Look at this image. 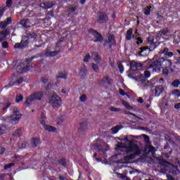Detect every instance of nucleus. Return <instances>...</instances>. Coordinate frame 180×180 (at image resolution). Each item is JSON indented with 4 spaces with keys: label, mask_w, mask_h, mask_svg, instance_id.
I'll use <instances>...</instances> for the list:
<instances>
[{
    "label": "nucleus",
    "mask_w": 180,
    "mask_h": 180,
    "mask_svg": "<svg viewBox=\"0 0 180 180\" xmlns=\"http://www.w3.org/2000/svg\"><path fill=\"white\" fill-rule=\"evenodd\" d=\"M86 130H88V124L86 122H82L78 129V132L84 134Z\"/></svg>",
    "instance_id": "nucleus-12"
},
{
    "label": "nucleus",
    "mask_w": 180,
    "mask_h": 180,
    "mask_svg": "<svg viewBox=\"0 0 180 180\" xmlns=\"http://www.w3.org/2000/svg\"><path fill=\"white\" fill-rule=\"evenodd\" d=\"M58 164L59 165H63V167L67 166V161L64 158H61L60 160H58Z\"/></svg>",
    "instance_id": "nucleus-38"
},
{
    "label": "nucleus",
    "mask_w": 180,
    "mask_h": 180,
    "mask_svg": "<svg viewBox=\"0 0 180 180\" xmlns=\"http://www.w3.org/2000/svg\"><path fill=\"white\" fill-rule=\"evenodd\" d=\"M174 108L176 109H180V103L175 104Z\"/></svg>",
    "instance_id": "nucleus-64"
},
{
    "label": "nucleus",
    "mask_w": 180,
    "mask_h": 180,
    "mask_svg": "<svg viewBox=\"0 0 180 180\" xmlns=\"http://www.w3.org/2000/svg\"><path fill=\"white\" fill-rule=\"evenodd\" d=\"M13 136H14V137H20V136H22V128L15 130L13 134Z\"/></svg>",
    "instance_id": "nucleus-30"
},
{
    "label": "nucleus",
    "mask_w": 180,
    "mask_h": 180,
    "mask_svg": "<svg viewBox=\"0 0 180 180\" xmlns=\"http://www.w3.org/2000/svg\"><path fill=\"white\" fill-rule=\"evenodd\" d=\"M94 148L97 151H101V153H105V151H106V149L103 145L96 142L94 143Z\"/></svg>",
    "instance_id": "nucleus-15"
},
{
    "label": "nucleus",
    "mask_w": 180,
    "mask_h": 180,
    "mask_svg": "<svg viewBox=\"0 0 180 180\" xmlns=\"http://www.w3.org/2000/svg\"><path fill=\"white\" fill-rule=\"evenodd\" d=\"M105 43H110V44L109 45V47L110 49V47H112V45L113 46V44H115L116 43V41H115V36L114 35H110L108 37V40L106 41Z\"/></svg>",
    "instance_id": "nucleus-24"
},
{
    "label": "nucleus",
    "mask_w": 180,
    "mask_h": 180,
    "mask_svg": "<svg viewBox=\"0 0 180 180\" xmlns=\"http://www.w3.org/2000/svg\"><path fill=\"white\" fill-rule=\"evenodd\" d=\"M150 50V47L148 46H144V47H141L140 48L141 50V53H143V51H146V50Z\"/></svg>",
    "instance_id": "nucleus-59"
},
{
    "label": "nucleus",
    "mask_w": 180,
    "mask_h": 180,
    "mask_svg": "<svg viewBox=\"0 0 180 180\" xmlns=\"http://www.w3.org/2000/svg\"><path fill=\"white\" fill-rule=\"evenodd\" d=\"M160 61H162V65H164L165 68H169V70H170V72H174V69H172V62L171 60L160 58Z\"/></svg>",
    "instance_id": "nucleus-11"
},
{
    "label": "nucleus",
    "mask_w": 180,
    "mask_h": 180,
    "mask_svg": "<svg viewBox=\"0 0 180 180\" xmlns=\"http://www.w3.org/2000/svg\"><path fill=\"white\" fill-rule=\"evenodd\" d=\"M79 99L81 102H85L86 101V96L85 94H83L80 96Z\"/></svg>",
    "instance_id": "nucleus-56"
},
{
    "label": "nucleus",
    "mask_w": 180,
    "mask_h": 180,
    "mask_svg": "<svg viewBox=\"0 0 180 180\" xmlns=\"http://www.w3.org/2000/svg\"><path fill=\"white\" fill-rule=\"evenodd\" d=\"M162 92H164V86L162 85L156 86L155 89V96H160Z\"/></svg>",
    "instance_id": "nucleus-18"
},
{
    "label": "nucleus",
    "mask_w": 180,
    "mask_h": 180,
    "mask_svg": "<svg viewBox=\"0 0 180 180\" xmlns=\"http://www.w3.org/2000/svg\"><path fill=\"white\" fill-rule=\"evenodd\" d=\"M129 78H131V79H135L138 82L139 77L133 76L131 74L128 75Z\"/></svg>",
    "instance_id": "nucleus-57"
},
{
    "label": "nucleus",
    "mask_w": 180,
    "mask_h": 180,
    "mask_svg": "<svg viewBox=\"0 0 180 180\" xmlns=\"http://www.w3.org/2000/svg\"><path fill=\"white\" fill-rule=\"evenodd\" d=\"M51 53V51H50V49L47 48L42 52V54L41 53L37 54L32 56V58L27 59L25 61L22 63V64L25 65V67L22 68V72L29 71V70H32V68H33V67L30 65V63H32V61H33L34 58H39V57H41L42 56H45V57H50Z\"/></svg>",
    "instance_id": "nucleus-2"
},
{
    "label": "nucleus",
    "mask_w": 180,
    "mask_h": 180,
    "mask_svg": "<svg viewBox=\"0 0 180 180\" xmlns=\"http://www.w3.org/2000/svg\"><path fill=\"white\" fill-rule=\"evenodd\" d=\"M121 129H123V126L122 125H117L111 128L112 134H116V133H117L119 130H121Z\"/></svg>",
    "instance_id": "nucleus-25"
},
{
    "label": "nucleus",
    "mask_w": 180,
    "mask_h": 180,
    "mask_svg": "<svg viewBox=\"0 0 180 180\" xmlns=\"http://www.w3.org/2000/svg\"><path fill=\"white\" fill-rule=\"evenodd\" d=\"M46 119V116L44 115V113H41V117L39 118V122L42 124L44 129L46 130L47 131H51L52 133H56L57 131V128L49 125L46 124V121L44 120Z\"/></svg>",
    "instance_id": "nucleus-6"
},
{
    "label": "nucleus",
    "mask_w": 180,
    "mask_h": 180,
    "mask_svg": "<svg viewBox=\"0 0 180 180\" xmlns=\"http://www.w3.org/2000/svg\"><path fill=\"white\" fill-rule=\"evenodd\" d=\"M101 82H103V84H108V85H112V79H110L108 77H104Z\"/></svg>",
    "instance_id": "nucleus-29"
},
{
    "label": "nucleus",
    "mask_w": 180,
    "mask_h": 180,
    "mask_svg": "<svg viewBox=\"0 0 180 180\" xmlns=\"http://www.w3.org/2000/svg\"><path fill=\"white\" fill-rule=\"evenodd\" d=\"M12 23V18H8L4 22H0V29H5L8 25H11Z\"/></svg>",
    "instance_id": "nucleus-17"
},
{
    "label": "nucleus",
    "mask_w": 180,
    "mask_h": 180,
    "mask_svg": "<svg viewBox=\"0 0 180 180\" xmlns=\"http://www.w3.org/2000/svg\"><path fill=\"white\" fill-rule=\"evenodd\" d=\"M25 33L27 34L25 37H28V39H36L37 37V34H36V32L26 31Z\"/></svg>",
    "instance_id": "nucleus-22"
},
{
    "label": "nucleus",
    "mask_w": 180,
    "mask_h": 180,
    "mask_svg": "<svg viewBox=\"0 0 180 180\" xmlns=\"http://www.w3.org/2000/svg\"><path fill=\"white\" fill-rule=\"evenodd\" d=\"M106 20H108V15L104 13H100L98 18L97 19L98 23H105Z\"/></svg>",
    "instance_id": "nucleus-14"
},
{
    "label": "nucleus",
    "mask_w": 180,
    "mask_h": 180,
    "mask_svg": "<svg viewBox=\"0 0 180 180\" xmlns=\"http://www.w3.org/2000/svg\"><path fill=\"white\" fill-rule=\"evenodd\" d=\"M169 52V49L168 48H165L162 53H163L166 56L167 53H168Z\"/></svg>",
    "instance_id": "nucleus-63"
},
{
    "label": "nucleus",
    "mask_w": 180,
    "mask_h": 180,
    "mask_svg": "<svg viewBox=\"0 0 180 180\" xmlns=\"http://www.w3.org/2000/svg\"><path fill=\"white\" fill-rule=\"evenodd\" d=\"M150 12H151V6H146L145 8V11H144L145 15H147L148 16Z\"/></svg>",
    "instance_id": "nucleus-40"
},
{
    "label": "nucleus",
    "mask_w": 180,
    "mask_h": 180,
    "mask_svg": "<svg viewBox=\"0 0 180 180\" xmlns=\"http://www.w3.org/2000/svg\"><path fill=\"white\" fill-rule=\"evenodd\" d=\"M13 2L12 1V0H8L6 1V7L7 8H11L13 5Z\"/></svg>",
    "instance_id": "nucleus-53"
},
{
    "label": "nucleus",
    "mask_w": 180,
    "mask_h": 180,
    "mask_svg": "<svg viewBox=\"0 0 180 180\" xmlns=\"http://www.w3.org/2000/svg\"><path fill=\"white\" fill-rule=\"evenodd\" d=\"M29 37L25 36L22 37L20 43H17L14 46V49H25V47L27 46L29 44Z\"/></svg>",
    "instance_id": "nucleus-10"
},
{
    "label": "nucleus",
    "mask_w": 180,
    "mask_h": 180,
    "mask_svg": "<svg viewBox=\"0 0 180 180\" xmlns=\"http://www.w3.org/2000/svg\"><path fill=\"white\" fill-rule=\"evenodd\" d=\"M14 165H15V163H13V162L6 165L4 166V169H9V168H12V167H13Z\"/></svg>",
    "instance_id": "nucleus-48"
},
{
    "label": "nucleus",
    "mask_w": 180,
    "mask_h": 180,
    "mask_svg": "<svg viewBox=\"0 0 180 180\" xmlns=\"http://www.w3.org/2000/svg\"><path fill=\"white\" fill-rule=\"evenodd\" d=\"M77 9H78V6H75L74 7H72L70 6H68V12H70V13H74L77 11Z\"/></svg>",
    "instance_id": "nucleus-36"
},
{
    "label": "nucleus",
    "mask_w": 180,
    "mask_h": 180,
    "mask_svg": "<svg viewBox=\"0 0 180 180\" xmlns=\"http://www.w3.org/2000/svg\"><path fill=\"white\" fill-rule=\"evenodd\" d=\"M130 68H131V71H136V70H137L136 62L134 60H133L130 63Z\"/></svg>",
    "instance_id": "nucleus-37"
},
{
    "label": "nucleus",
    "mask_w": 180,
    "mask_h": 180,
    "mask_svg": "<svg viewBox=\"0 0 180 180\" xmlns=\"http://www.w3.org/2000/svg\"><path fill=\"white\" fill-rule=\"evenodd\" d=\"M110 110H111V112H120L122 110V109L116 108L115 107H110Z\"/></svg>",
    "instance_id": "nucleus-50"
},
{
    "label": "nucleus",
    "mask_w": 180,
    "mask_h": 180,
    "mask_svg": "<svg viewBox=\"0 0 180 180\" xmlns=\"http://www.w3.org/2000/svg\"><path fill=\"white\" fill-rule=\"evenodd\" d=\"M42 96L43 92L41 91H37L31 94L30 96L27 97V100L25 101L26 106H30V105H32L33 102H35V101H41Z\"/></svg>",
    "instance_id": "nucleus-5"
},
{
    "label": "nucleus",
    "mask_w": 180,
    "mask_h": 180,
    "mask_svg": "<svg viewBox=\"0 0 180 180\" xmlns=\"http://www.w3.org/2000/svg\"><path fill=\"white\" fill-rule=\"evenodd\" d=\"M169 71H171V70H169V68H165L162 70L164 77H167L169 73Z\"/></svg>",
    "instance_id": "nucleus-41"
},
{
    "label": "nucleus",
    "mask_w": 180,
    "mask_h": 180,
    "mask_svg": "<svg viewBox=\"0 0 180 180\" xmlns=\"http://www.w3.org/2000/svg\"><path fill=\"white\" fill-rule=\"evenodd\" d=\"M6 130V125H0V134H4Z\"/></svg>",
    "instance_id": "nucleus-39"
},
{
    "label": "nucleus",
    "mask_w": 180,
    "mask_h": 180,
    "mask_svg": "<svg viewBox=\"0 0 180 180\" xmlns=\"http://www.w3.org/2000/svg\"><path fill=\"white\" fill-rule=\"evenodd\" d=\"M58 53H60V51H51L50 57H56Z\"/></svg>",
    "instance_id": "nucleus-49"
},
{
    "label": "nucleus",
    "mask_w": 180,
    "mask_h": 180,
    "mask_svg": "<svg viewBox=\"0 0 180 180\" xmlns=\"http://www.w3.org/2000/svg\"><path fill=\"white\" fill-rule=\"evenodd\" d=\"M138 77H139L138 82H141L145 85H147V84H148V80H147L143 75H139Z\"/></svg>",
    "instance_id": "nucleus-23"
},
{
    "label": "nucleus",
    "mask_w": 180,
    "mask_h": 180,
    "mask_svg": "<svg viewBox=\"0 0 180 180\" xmlns=\"http://www.w3.org/2000/svg\"><path fill=\"white\" fill-rule=\"evenodd\" d=\"M41 82H43V84H49V79L42 78V79H41Z\"/></svg>",
    "instance_id": "nucleus-62"
},
{
    "label": "nucleus",
    "mask_w": 180,
    "mask_h": 180,
    "mask_svg": "<svg viewBox=\"0 0 180 180\" xmlns=\"http://www.w3.org/2000/svg\"><path fill=\"white\" fill-rule=\"evenodd\" d=\"M162 67V61L161 58H158L157 60L153 61L149 66V68H152L153 72H158L160 74L161 72V68Z\"/></svg>",
    "instance_id": "nucleus-7"
},
{
    "label": "nucleus",
    "mask_w": 180,
    "mask_h": 180,
    "mask_svg": "<svg viewBox=\"0 0 180 180\" xmlns=\"http://www.w3.org/2000/svg\"><path fill=\"white\" fill-rule=\"evenodd\" d=\"M133 34V30L132 29H129L127 32V36H126V39L127 40H131V35Z\"/></svg>",
    "instance_id": "nucleus-32"
},
{
    "label": "nucleus",
    "mask_w": 180,
    "mask_h": 180,
    "mask_svg": "<svg viewBox=\"0 0 180 180\" xmlns=\"http://www.w3.org/2000/svg\"><path fill=\"white\" fill-rule=\"evenodd\" d=\"M20 117H22V114H20L18 108H14L13 110V115L10 117L3 118L2 120H10L12 124H18L19 120H20Z\"/></svg>",
    "instance_id": "nucleus-3"
},
{
    "label": "nucleus",
    "mask_w": 180,
    "mask_h": 180,
    "mask_svg": "<svg viewBox=\"0 0 180 180\" xmlns=\"http://www.w3.org/2000/svg\"><path fill=\"white\" fill-rule=\"evenodd\" d=\"M20 25L23 26V27H30V20L22 19L20 21Z\"/></svg>",
    "instance_id": "nucleus-20"
},
{
    "label": "nucleus",
    "mask_w": 180,
    "mask_h": 180,
    "mask_svg": "<svg viewBox=\"0 0 180 180\" xmlns=\"http://www.w3.org/2000/svg\"><path fill=\"white\" fill-rule=\"evenodd\" d=\"M132 154L124 156V159L118 160L117 164H127L131 160H134L136 158V155H140V154H137V151H132Z\"/></svg>",
    "instance_id": "nucleus-9"
},
{
    "label": "nucleus",
    "mask_w": 180,
    "mask_h": 180,
    "mask_svg": "<svg viewBox=\"0 0 180 180\" xmlns=\"http://www.w3.org/2000/svg\"><path fill=\"white\" fill-rule=\"evenodd\" d=\"M89 58H91V56L89 54H86L84 57V62L88 63V61H89Z\"/></svg>",
    "instance_id": "nucleus-55"
},
{
    "label": "nucleus",
    "mask_w": 180,
    "mask_h": 180,
    "mask_svg": "<svg viewBox=\"0 0 180 180\" xmlns=\"http://www.w3.org/2000/svg\"><path fill=\"white\" fill-rule=\"evenodd\" d=\"M20 144H21V148H25L27 146V143L25 141H20Z\"/></svg>",
    "instance_id": "nucleus-54"
},
{
    "label": "nucleus",
    "mask_w": 180,
    "mask_h": 180,
    "mask_svg": "<svg viewBox=\"0 0 180 180\" xmlns=\"http://www.w3.org/2000/svg\"><path fill=\"white\" fill-rule=\"evenodd\" d=\"M124 113L125 115H131V116H134V117H136V119H139V120H143L141 117L137 116L136 114L129 112L127 110H124Z\"/></svg>",
    "instance_id": "nucleus-33"
},
{
    "label": "nucleus",
    "mask_w": 180,
    "mask_h": 180,
    "mask_svg": "<svg viewBox=\"0 0 180 180\" xmlns=\"http://www.w3.org/2000/svg\"><path fill=\"white\" fill-rule=\"evenodd\" d=\"M49 103L52 105L54 109H57V108H60L61 105V98L58 97L57 94H53L50 98Z\"/></svg>",
    "instance_id": "nucleus-8"
},
{
    "label": "nucleus",
    "mask_w": 180,
    "mask_h": 180,
    "mask_svg": "<svg viewBox=\"0 0 180 180\" xmlns=\"http://www.w3.org/2000/svg\"><path fill=\"white\" fill-rule=\"evenodd\" d=\"M92 57L94 58L95 63H96L97 64H99V63H101V58L99 57V55L98 54V53L96 52L93 53Z\"/></svg>",
    "instance_id": "nucleus-28"
},
{
    "label": "nucleus",
    "mask_w": 180,
    "mask_h": 180,
    "mask_svg": "<svg viewBox=\"0 0 180 180\" xmlns=\"http://www.w3.org/2000/svg\"><path fill=\"white\" fill-rule=\"evenodd\" d=\"M6 11V7H1L0 8V18L4 15V12Z\"/></svg>",
    "instance_id": "nucleus-52"
},
{
    "label": "nucleus",
    "mask_w": 180,
    "mask_h": 180,
    "mask_svg": "<svg viewBox=\"0 0 180 180\" xmlns=\"http://www.w3.org/2000/svg\"><path fill=\"white\" fill-rule=\"evenodd\" d=\"M91 68L95 72H98L99 71V68L98 67V65L95 63H91Z\"/></svg>",
    "instance_id": "nucleus-42"
},
{
    "label": "nucleus",
    "mask_w": 180,
    "mask_h": 180,
    "mask_svg": "<svg viewBox=\"0 0 180 180\" xmlns=\"http://www.w3.org/2000/svg\"><path fill=\"white\" fill-rule=\"evenodd\" d=\"M92 34L94 36L96 39V40L94 41L95 43H98V41L102 42L103 41V38L102 37V35L99 32L95 30H92Z\"/></svg>",
    "instance_id": "nucleus-13"
},
{
    "label": "nucleus",
    "mask_w": 180,
    "mask_h": 180,
    "mask_svg": "<svg viewBox=\"0 0 180 180\" xmlns=\"http://www.w3.org/2000/svg\"><path fill=\"white\" fill-rule=\"evenodd\" d=\"M23 82V78L22 77H19L17 80H16V83L17 84H22Z\"/></svg>",
    "instance_id": "nucleus-61"
},
{
    "label": "nucleus",
    "mask_w": 180,
    "mask_h": 180,
    "mask_svg": "<svg viewBox=\"0 0 180 180\" xmlns=\"http://www.w3.org/2000/svg\"><path fill=\"white\" fill-rule=\"evenodd\" d=\"M22 101H23V96H22L21 94L17 95V96L15 98V101L18 103H19V102H22Z\"/></svg>",
    "instance_id": "nucleus-43"
},
{
    "label": "nucleus",
    "mask_w": 180,
    "mask_h": 180,
    "mask_svg": "<svg viewBox=\"0 0 180 180\" xmlns=\"http://www.w3.org/2000/svg\"><path fill=\"white\" fill-rule=\"evenodd\" d=\"M144 75H145V78H150V77H151V73L150 72V71L146 70L144 72Z\"/></svg>",
    "instance_id": "nucleus-51"
},
{
    "label": "nucleus",
    "mask_w": 180,
    "mask_h": 180,
    "mask_svg": "<svg viewBox=\"0 0 180 180\" xmlns=\"http://www.w3.org/2000/svg\"><path fill=\"white\" fill-rule=\"evenodd\" d=\"M8 42H7V41H4V42L2 43V47H3L4 49H8Z\"/></svg>",
    "instance_id": "nucleus-60"
},
{
    "label": "nucleus",
    "mask_w": 180,
    "mask_h": 180,
    "mask_svg": "<svg viewBox=\"0 0 180 180\" xmlns=\"http://www.w3.org/2000/svg\"><path fill=\"white\" fill-rule=\"evenodd\" d=\"M162 31V34H163V36H165L167 33H168V29L167 27L164 28Z\"/></svg>",
    "instance_id": "nucleus-58"
},
{
    "label": "nucleus",
    "mask_w": 180,
    "mask_h": 180,
    "mask_svg": "<svg viewBox=\"0 0 180 180\" xmlns=\"http://www.w3.org/2000/svg\"><path fill=\"white\" fill-rule=\"evenodd\" d=\"M148 44H150L149 46V51H153V50H154V49H155V47H157V45H155V43L149 41H148Z\"/></svg>",
    "instance_id": "nucleus-34"
},
{
    "label": "nucleus",
    "mask_w": 180,
    "mask_h": 180,
    "mask_svg": "<svg viewBox=\"0 0 180 180\" xmlns=\"http://www.w3.org/2000/svg\"><path fill=\"white\" fill-rule=\"evenodd\" d=\"M170 172L174 175H178V174H180V162H178L176 166H172Z\"/></svg>",
    "instance_id": "nucleus-16"
},
{
    "label": "nucleus",
    "mask_w": 180,
    "mask_h": 180,
    "mask_svg": "<svg viewBox=\"0 0 180 180\" xmlns=\"http://www.w3.org/2000/svg\"><path fill=\"white\" fill-rule=\"evenodd\" d=\"M86 72H87L86 66L84 65L83 66H82L80 69L79 75L81 77V78H85V77H86Z\"/></svg>",
    "instance_id": "nucleus-19"
},
{
    "label": "nucleus",
    "mask_w": 180,
    "mask_h": 180,
    "mask_svg": "<svg viewBox=\"0 0 180 180\" xmlns=\"http://www.w3.org/2000/svg\"><path fill=\"white\" fill-rule=\"evenodd\" d=\"M122 105L125 106L127 109H129V110L132 109L131 105L129 104V103L126 101H122Z\"/></svg>",
    "instance_id": "nucleus-45"
},
{
    "label": "nucleus",
    "mask_w": 180,
    "mask_h": 180,
    "mask_svg": "<svg viewBox=\"0 0 180 180\" xmlns=\"http://www.w3.org/2000/svg\"><path fill=\"white\" fill-rule=\"evenodd\" d=\"M8 36V30H4L2 32H0V41H4Z\"/></svg>",
    "instance_id": "nucleus-21"
},
{
    "label": "nucleus",
    "mask_w": 180,
    "mask_h": 180,
    "mask_svg": "<svg viewBox=\"0 0 180 180\" xmlns=\"http://www.w3.org/2000/svg\"><path fill=\"white\" fill-rule=\"evenodd\" d=\"M159 160V165H158V168L155 169V171H158V172H160L161 174H163L165 175L168 171H169V162H167L166 160Z\"/></svg>",
    "instance_id": "nucleus-4"
},
{
    "label": "nucleus",
    "mask_w": 180,
    "mask_h": 180,
    "mask_svg": "<svg viewBox=\"0 0 180 180\" xmlns=\"http://www.w3.org/2000/svg\"><path fill=\"white\" fill-rule=\"evenodd\" d=\"M56 78L58 79V78H63V79H67V75L65 73H60L58 76L56 77Z\"/></svg>",
    "instance_id": "nucleus-46"
},
{
    "label": "nucleus",
    "mask_w": 180,
    "mask_h": 180,
    "mask_svg": "<svg viewBox=\"0 0 180 180\" xmlns=\"http://www.w3.org/2000/svg\"><path fill=\"white\" fill-rule=\"evenodd\" d=\"M180 85V81L179 79H175L172 82V86L174 88H178Z\"/></svg>",
    "instance_id": "nucleus-35"
},
{
    "label": "nucleus",
    "mask_w": 180,
    "mask_h": 180,
    "mask_svg": "<svg viewBox=\"0 0 180 180\" xmlns=\"http://www.w3.org/2000/svg\"><path fill=\"white\" fill-rule=\"evenodd\" d=\"M142 137H143L144 139V141L146 144H150V137H148V136L146 135V134H143Z\"/></svg>",
    "instance_id": "nucleus-44"
},
{
    "label": "nucleus",
    "mask_w": 180,
    "mask_h": 180,
    "mask_svg": "<svg viewBox=\"0 0 180 180\" xmlns=\"http://www.w3.org/2000/svg\"><path fill=\"white\" fill-rule=\"evenodd\" d=\"M167 141L172 146V147H176V143H175V141H174V140L171 139H168Z\"/></svg>",
    "instance_id": "nucleus-47"
},
{
    "label": "nucleus",
    "mask_w": 180,
    "mask_h": 180,
    "mask_svg": "<svg viewBox=\"0 0 180 180\" xmlns=\"http://www.w3.org/2000/svg\"><path fill=\"white\" fill-rule=\"evenodd\" d=\"M42 5L45 6H43V9H50V8H53V6H54V4H53L52 1L45 2Z\"/></svg>",
    "instance_id": "nucleus-27"
},
{
    "label": "nucleus",
    "mask_w": 180,
    "mask_h": 180,
    "mask_svg": "<svg viewBox=\"0 0 180 180\" xmlns=\"http://www.w3.org/2000/svg\"><path fill=\"white\" fill-rule=\"evenodd\" d=\"M121 141H125V143H119L117 145V148H119L120 151H122V153L129 154L132 151H136V154H141L140 148H139V146L134 143L136 141L133 139V136H126Z\"/></svg>",
    "instance_id": "nucleus-1"
},
{
    "label": "nucleus",
    "mask_w": 180,
    "mask_h": 180,
    "mask_svg": "<svg viewBox=\"0 0 180 180\" xmlns=\"http://www.w3.org/2000/svg\"><path fill=\"white\" fill-rule=\"evenodd\" d=\"M117 67L119 68L120 72L121 74H123V71H124V67H123V65L122 64V61L119 60L117 63Z\"/></svg>",
    "instance_id": "nucleus-31"
},
{
    "label": "nucleus",
    "mask_w": 180,
    "mask_h": 180,
    "mask_svg": "<svg viewBox=\"0 0 180 180\" xmlns=\"http://www.w3.org/2000/svg\"><path fill=\"white\" fill-rule=\"evenodd\" d=\"M39 143H40V141L37 138H32L31 139V147H37Z\"/></svg>",
    "instance_id": "nucleus-26"
}]
</instances>
